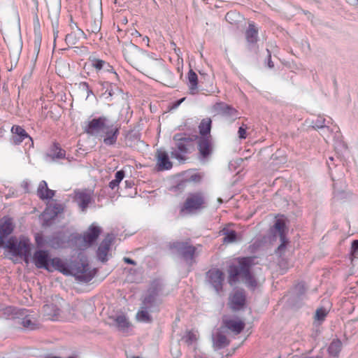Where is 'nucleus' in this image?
<instances>
[{
	"label": "nucleus",
	"instance_id": "obj_13",
	"mask_svg": "<svg viewBox=\"0 0 358 358\" xmlns=\"http://www.w3.org/2000/svg\"><path fill=\"white\" fill-rule=\"evenodd\" d=\"M113 240V236L108 235L98 248L97 257L103 262H106L108 259V252Z\"/></svg>",
	"mask_w": 358,
	"mask_h": 358
},
{
	"label": "nucleus",
	"instance_id": "obj_25",
	"mask_svg": "<svg viewBox=\"0 0 358 358\" xmlns=\"http://www.w3.org/2000/svg\"><path fill=\"white\" fill-rule=\"evenodd\" d=\"M54 194V191L48 188L47 183L45 181L40 182L38 188V195L41 199H51Z\"/></svg>",
	"mask_w": 358,
	"mask_h": 358
},
{
	"label": "nucleus",
	"instance_id": "obj_56",
	"mask_svg": "<svg viewBox=\"0 0 358 358\" xmlns=\"http://www.w3.org/2000/svg\"><path fill=\"white\" fill-rule=\"evenodd\" d=\"M69 358H73V357H69Z\"/></svg>",
	"mask_w": 358,
	"mask_h": 358
},
{
	"label": "nucleus",
	"instance_id": "obj_48",
	"mask_svg": "<svg viewBox=\"0 0 358 358\" xmlns=\"http://www.w3.org/2000/svg\"><path fill=\"white\" fill-rule=\"evenodd\" d=\"M350 4H357L358 3V0H346Z\"/></svg>",
	"mask_w": 358,
	"mask_h": 358
},
{
	"label": "nucleus",
	"instance_id": "obj_4",
	"mask_svg": "<svg viewBox=\"0 0 358 358\" xmlns=\"http://www.w3.org/2000/svg\"><path fill=\"white\" fill-rule=\"evenodd\" d=\"M159 304V301L155 294H150L145 296L143 301L142 306L136 313V320L141 322H150L152 317L150 313L157 311Z\"/></svg>",
	"mask_w": 358,
	"mask_h": 358
},
{
	"label": "nucleus",
	"instance_id": "obj_3",
	"mask_svg": "<svg viewBox=\"0 0 358 358\" xmlns=\"http://www.w3.org/2000/svg\"><path fill=\"white\" fill-rule=\"evenodd\" d=\"M85 129L88 134L103 137L106 145H112L117 140V127L104 117L92 120Z\"/></svg>",
	"mask_w": 358,
	"mask_h": 358
},
{
	"label": "nucleus",
	"instance_id": "obj_8",
	"mask_svg": "<svg viewBox=\"0 0 358 358\" xmlns=\"http://www.w3.org/2000/svg\"><path fill=\"white\" fill-rule=\"evenodd\" d=\"M176 150L171 151V157L179 161H184L185 158L182 154H186L193 148L192 140L185 134H177L173 136Z\"/></svg>",
	"mask_w": 358,
	"mask_h": 358
},
{
	"label": "nucleus",
	"instance_id": "obj_17",
	"mask_svg": "<svg viewBox=\"0 0 358 358\" xmlns=\"http://www.w3.org/2000/svg\"><path fill=\"white\" fill-rule=\"evenodd\" d=\"M82 37H85V33L78 27L77 24H75V28L72 27V31L66 36L65 40L69 46H73L78 43Z\"/></svg>",
	"mask_w": 358,
	"mask_h": 358
},
{
	"label": "nucleus",
	"instance_id": "obj_44",
	"mask_svg": "<svg viewBox=\"0 0 358 358\" xmlns=\"http://www.w3.org/2000/svg\"><path fill=\"white\" fill-rule=\"evenodd\" d=\"M50 210H51L50 208H47L45 209V210L43 212V213L42 214V217L43 218L44 220H48L49 219V214H50Z\"/></svg>",
	"mask_w": 358,
	"mask_h": 358
},
{
	"label": "nucleus",
	"instance_id": "obj_52",
	"mask_svg": "<svg viewBox=\"0 0 358 358\" xmlns=\"http://www.w3.org/2000/svg\"><path fill=\"white\" fill-rule=\"evenodd\" d=\"M143 40H145V41H149V38L148 37H146L145 38H144Z\"/></svg>",
	"mask_w": 358,
	"mask_h": 358
},
{
	"label": "nucleus",
	"instance_id": "obj_19",
	"mask_svg": "<svg viewBox=\"0 0 358 358\" xmlns=\"http://www.w3.org/2000/svg\"><path fill=\"white\" fill-rule=\"evenodd\" d=\"M225 328L221 327L213 338V345L216 348H222L229 344L226 336Z\"/></svg>",
	"mask_w": 358,
	"mask_h": 358
},
{
	"label": "nucleus",
	"instance_id": "obj_42",
	"mask_svg": "<svg viewBox=\"0 0 358 358\" xmlns=\"http://www.w3.org/2000/svg\"><path fill=\"white\" fill-rule=\"evenodd\" d=\"M228 108V106L224 103H219L214 106V109L217 112H224Z\"/></svg>",
	"mask_w": 358,
	"mask_h": 358
},
{
	"label": "nucleus",
	"instance_id": "obj_47",
	"mask_svg": "<svg viewBox=\"0 0 358 358\" xmlns=\"http://www.w3.org/2000/svg\"><path fill=\"white\" fill-rule=\"evenodd\" d=\"M184 100H185V98H182L180 100L178 101L177 102H176V103L174 104L175 107L178 106Z\"/></svg>",
	"mask_w": 358,
	"mask_h": 358
},
{
	"label": "nucleus",
	"instance_id": "obj_38",
	"mask_svg": "<svg viewBox=\"0 0 358 358\" xmlns=\"http://www.w3.org/2000/svg\"><path fill=\"white\" fill-rule=\"evenodd\" d=\"M328 311L323 308H318L315 313V319L318 321H323L327 315Z\"/></svg>",
	"mask_w": 358,
	"mask_h": 358
},
{
	"label": "nucleus",
	"instance_id": "obj_41",
	"mask_svg": "<svg viewBox=\"0 0 358 358\" xmlns=\"http://www.w3.org/2000/svg\"><path fill=\"white\" fill-rule=\"evenodd\" d=\"M351 255L355 258L358 255V240L354 241L352 243Z\"/></svg>",
	"mask_w": 358,
	"mask_h": 358
},
{
	"label": "nucleus",
	"instance_id": "obj_28",
	"mask_svg": "<svg viewBox=\"0 0 358 358\" xmlns=\"http://www.w3.org/2000/svg\"><path fill=\"white\" fill-rule=\"evenodd\" d=\"M209 137H202L199 142L200 153L203 157H207L211 151Z\"/></svg>",
	"mask_w": 358,
	"mask_h": 358
},
{
	"label": "nucleus",
	"instance_id": "obj_50",
	"mask_svg": "<svg viewBox=\"0 0 358 358\" xmlns=\"http://www.w3.org/2000/svg\"><path fill=\"white\" fill-rule=\"evenodd\" d=\"M268 66H269V67H270V68H271V67H273V64H272V62H268Z\"/></svg>",
	"mask_w": 358,
	"mask_h": 358
},
{
	"label": "nucleus",
	"instance_id": "obj_5",
	"mask_svg": "<svg viewBox=\"0 0 358 358\" xmlns=\"http://www.w3.org/2000/svg\"><path fill=\"white\" fill-rule=\"evenodd\" d=\"M59 271L66 275H72L78 280L83 282H88L93 277V273L90 270L88 265L83 263L71 266L69 268L62 262Z\"/></svg>",
	"mask_w": 358,
	"mask_h": 358
},
{
	"label": "nucleus",
	"instance_id": "obj_11",
	"mask_svg": "<svg viewBox=\"0 0 358 358\" xmlns=\"http://www.w3.org/2000/svg\"><path fill=\"white\" fill-rule=\"evenodd\" d=\"M207 280L209 285L211 286L217 294H220L222 291L224 275L221 271L218 269L210 270L207 273Z\"/></svg>",
	"mask_w": 358,
	"mask_h": 358
},
{
	"label": "nucleus",
	"instance_id": "obj_1",
	"mask_svg": "<svg viewBox=\"0 0 358 358\" xmlns=\"http://www.w3.org/2000/svg\"><path fill=\"white\" fill-rule=\"evenodd\" d=\"M123 55L125 59L143 75L166 86L173 85L172 73L161 59L153 57L131 43L124 45Z\"/></svg>",
	"mask_w": 358,
	"mask_h": 358
},
{
	"label": "nucleus",
	"instance_id": "obj_34",
	"mask_svg": "<svg viewBox=\"0 0 358 358\" xmlns=\"http://www.w3.org/2000/svg\"><path fill=\"white\" fill-rule=\"evenodd\" d=\"M177 248L184 256L192 257L194 253V248L191 245H186L183 243H178Z\"/></svg>",
	"mask_w": 358,
	"mask_h": 358
},
{
	"label": "nucleus",
	"instance_id": "obj_18",
	"mask_svg": "<svg viewBox=\"0 0 358 358\" xmlns=\"http://www.w3.org/2000/svg\"><path fill=\"white\" fill-rule=\"evenodd\" d=\"M101 230L99 227L93 224L90 227L89 229L83 235V241L85 242L84 247L89 246L92 243L95 241L99 236Z\"/></svg>",
	"mask_w": 358,
	"mask_h": 358
},
{
	"label": "nucleus",
	"instance_id": "obj_49",
	"mask_svg": "<svg viewBox=\"0 0 358 358\" xmlns=\"http://www.w3.org/2000/svg\"><path fill=\"white\" fill-rule=\"evenodd\" d=\"M173 356L176 357V358H178L180 357V353L179 351H176L175 353H173Z\"/></svg>",
	"mask_w": 358,
	"mask_h": 358
},
{
	"label": "nucleus",
	"instance_id": "obj_51",
	"mask_svg": "<svg viewBox=\"0 0 358 358\" xmlns=\"http://www.w3.org/2000/svg\"><path fill=\"white\" fill-rule=\"evenodd\" d=\"M75 24H76V23H74V22H72V23L71 24V29H72V27H74V28H75Z\"/></svg>",
	"mask_w": 358,
	"mask_h": 358
},
{
	"label": "nucleus",
	"instance_id": "obj_53",
	"mask_svg": "<svg viewBox=\"0 0 358 358\" xmlns=\"http://www.w3.org/2000/svg\"><path fill=\"white\" fill-rule=\"evenodd\" d=\"M143 40H145V41H149V38L148 37H146L145 38H144Z\"/></svg>",
	"mask_w": 358,
	"mask_h": 358
},
{
	"label": "nucleus",
	"instance_id": "obj_46",
	"mask_svg": "<svg viewBox=\"0 0 358 358\" xmlns=\"http://www.w3.org/2000/svg\"><path fill=\"white\" fill-rule=\"evenodd\" d=\"M124 262L129 264H133V265L136 264L134 260H132L128 257H124Z\"/></svg>",
	"mask_w": 358,
	"mask_h": 358
},
{
	"label": "nucleus",
	"instance_id": "obj_43",
	"mask_svg": "<svg viewBox=\"0 0 358 358\" xmlns=\"http://www.w3.org/2000/svg\"><path fill=\"white\" fill-rule=\"evenodd\" d=\"M238 137L241 139H245L246 138V128L243 127H239L238 129Z\"/></svg>",
	"mask_w": 358,
	"mask_h": 358
},
{
	"label": "nucleus",
	"instance_id": "obj_20",
	"mask_svg": "<svg viewBox=\"0 0 358 358\" xmlns=\"http://www.w3.org/2000/svg\"><path fill=\"white\" fill-rule=\"evenodd\" d=\"M225 328V330H230L236 334H239L245 327V324L240 320H229L224 322V325L222 326Z\"/></svg>",
	"mask_w": 358,
	"mask_h": 358
},
{
	"label": "nucleus",
	"instance_id": "obj_23",
	"mask_svg": "<svg viewBox=\"0 0 358 358\" xmlns=\"http://www.w3.org/2000/svg\"><path fill=\"white\" fill-rule=\"evenodd\" d=\"M274 227L275 230L278 231L279 236L282 241V244L278 247V250H282L284 248L285 244L286 243L284 236V231L285 230V223L284 219L282 217L278 218L274 224Z\"/></svg>",
	"mask_w": 358,
	"mask_h": 358
},
{
	"label": "nucleus",
	"instance_id": "obj_29",
	"mask_svg": "<svg viewBox=\"0 0 358 358\" xmlns=\"http://www.w3.org/2000/svg\"><path fill=\"white\" fill-rule=\"evenodd\" d=\"M199 338V334L197 331H187L185 335L182 337V341L188 345L194 346Z\"/></svg>",
	"mask_w": 358,
	"mask_h": 358
},
{
	"label": "nucleus",
	"instance_id": "obj_40",
	"mask_svg": "<svg viewBox=\"0 0 358 358\" xmlns=\"http://www.w3.org/2000/svg\"><path fill=\"white\" fill-rule=\"evenodd\" d=\"M237 18H240V15L236 13L230 12L227 13L226 15V19L230 23H233L234 21H236Z\"/></svg>",
	"mask_w": 358,
	"mask_h": 358
},
{
	"label": "nucleus",
	"instance_id": "obj_32",
	"mask_svg": "<svg viewBox=\"0 0 358 358\" xmlns=\"http://www.w3.org/2000/svg\"><path fill=\"white\" fill-rule=\"evenodd\" d=\"M188 80L190 92L194 94L197 89V76L192 70H190L188 73Z\"/></svg>",
	"mask_w": 358,
	"mask_h": 358
},
{
	"label": "nucleus",
	"instance_id": "obj_27",
	"mask_svg": "<svg viewBox=\"0 0 358 358\" xmlns=\"http://www.w3.org/2000/svg\"><path fill=\"white\" fill-rule=\"evenodd\" d=\"M211 120L210 118H204L201 120L199 129V133L202 137H210V131L211 129Z\"/></svg>",
	"mask_w": 358,
	"mask_h": 358
},
{
	"label": "nucleus",
	"instance_id": "obj_9",
	"mask_svg": "<svg viewBox=\"0 0 358 358\" xmlns=\"http://www.w3.org/2000/svg\"><path fill=\"white\" fill-rule=\"evenodd\" d=\"M3 247L14 256L27 255L29 252V241L28 239L23 238L20 241L14 238H10Z\"/></svg>",
	"mask_w": 358,
	"mask_h": 358
},
{
	"label": "nucleus",
	"instance_id": "obj_14",
	"mask_svg": "<svg viewBox=\"0 0 358 358\" xmlns=\"http://www.w3.org/2000/svg\"><path fill=\"white\" fill-rule=\"evenodd\" d=\"M245 296L243 291H236L229 297V306L234 310L241 309L245 304Z\"/></svg>",
	"mask_w": 358,
	"mask_h": 358
},
{
	"label": "nucleus",
	"instance_id": "obj_24",
	"mask_svg": "<svg viewBox=\"0 0 358 358\" xmlns=\"http://www.w3.org/2000/svg\"><path fill=\"white\" fill-rule=\"evenodd\" d=\"M11 131L14 134L13 141L15 144L20 143L25 138L28 137L24 129L19 126H13Z\"/></svg>",
	"mask_w": 358,
	"mask_h": 358
},
{
	"label": "nucleus",
	"instance_id": "obj_39",
	"mask_svg": "<svg viewBox=\"0 0 358 358\" xmlns=\"http://www.w3.org/2000/svg\"><path fill=\"white\" fill-rule=\"evenodd\" d=\"M325 119L319 116L312 122L313 127L315 129H320L324 127Z\"/></svg>",
	"mask_w": 358,
	"mask_h": 358
},
{
	"label": "nucleus",
	"instance_id": "obj_37",
	"mask_svg": "<svg viewBox=\"0 0 358 358\" xmlns=\"http://www.w3.org/2000/svg\"><path fill=\"white\" fill-rule=\"evenodd\" d=\"M100 22L99 20H94L93 22H91V24L88 26L87 31L96 33L100 30Z\"/></svg>",
	"mask_w": 358,
	"mask_h": 358
},
{
	"label": "nucleus",
	"instance_id": "obj_55",
	"mask_svg": "<svg viewBox=\"0 0 358 358\" xmlns=\"http://www.w3.org/2000/svg\"><path fill=\"white\" fill-rule=\"evenodd\" d=\"M39 41H40V39H38V41H36V43H37V44H38V43H39Z\"/></svg>",
	"mask_w": 358,
	"mask_h": 358
},
{
	"label": "nucleus",
	"instance_id": "obj_22",
	"mask_svg": "<svg viewBox=\"0 0 358 358\" xmlns=\"http://www.w3.org/2000/svg\"><path fill=\"white\" fill-rule=\"evenodd\" d=\"M90 62L91 66L97 71L106 69L108 71H110L113 70V67L108 63L94 57H90Z\"/></svg>",
	"mask_w": 358,
	"mask_h": 358
},
{
	"label": "nucleus",
	"instance_id": "obj_6",
	"mask_svg": "<svg viewBox=\"0 0 358 358\" xmlns=\"http://www.w3.org/2000/svg\"><path fill=\"white\" fill-rule=\"evenodd\" d=\"M206 199L204 194L196 192L188 194L182 207L181 213H192L205 208Z\"/></svg>",
	"mask_w": 358,
	"mask_h": 358
},
{
	"label": "nucleus",
	"instance_id": "obj_31",
	"mask_svg": "<svg viewBox=\"0 0 358 358\" xmlns=\"http://www.w3.org/2000/svg\"><path fill=\"white\" fill-rule=\"evenodd\" d=\"M246 39L248 42L253 43L257 40V29L253 24H250L248 29L246 31Z\"/></svg>",
	"mask_w": 358,
	"mask_h": 358
},
{
	"label": "nucleus",
	"instance_id": "obj_54",
	"mask_svg": "<svg viewBox=\"0 0 358 358\" xmlns=\"http://www.w3.org/2000/svg\"><path fill=\"white\" fill-rule=\"evenodd\" d=\"M98 3L101 5V0H98Z\"/></svg>",
	"mask_w": 358,
	"mask_h": 358
},
{
	"label": "nucleus",
	"instance_id": "obj_45",
	"mask_svg": "<svg viewBox=\"0 0 358 358\" xmlns=\"http://www.w3.org/2000/svg\"><path fill=\"white\" fill-rule=\"evenodd\" d=\"M80 86L83 89L86 90L88 92H91V91L89 90V86H88L87 83H82L80 84Z\"/></svg>",
	"mask_w": 358,
	"mask_h": 358
},
{
	"label": "nucleus",
	"instance_id": "obj_33",
	"mask_svg": "<svg viewBox=\"0 0 358 358\" xmlns=\"http://www.w3.org/2000/svg\"><path fill=\"white\" fill-rule=\"evenodd\" d=\"M342 348V343L339 340H334L329 347V352L331 355L336 357L338 355Z\"/></svg>",
	"mask_w": 358,
	"mask_h": 358
},
{
	"label": "nucleus",
	"instance_id": "obj_12",
	"mask_svg": "<svg viewBox=\"0 0 358 358\" xmlns=\"http://www.w3.org/2000/svg\"><path fill=\"white\" fill-rule=\"evenodd\" d=\"M14 229V225L11 219L4 217L0 220V247L4 243V238L10 234Z\"/></svg>",
	"mask_w": 358,
	"mask_h": 358
},
{
	"label": "nucleus",
	"instance_id": "obj_21",
	"mask_svg": "<svg viewBox=\"0 0 358 358\" xmlns=\"http://www.w3.org/2000/svg\"><path fill=\"white\" fill-rule=\"evenodd\" d=\"M91 194L86 192H78L76 193V200L78 206L84 211L91 201Z\"/></svg>",
	"mask_w": 358,
	"mask_h": 358
},
{
	"label": "nucleus",
	"instance_id": "obj_36",
	"mask_svg": "<svg viewBox=\"0 0 358 358\" xmlns=\"http://www.w3.org/2000/svg\"><path fill=\"white\" fill-rule=\"evenodd\" d=\"M48 156L51 157L52 159H62L65 156V152L57 146H54Z\"/></svg>",
	"mask_w": 358,
	"mask_h": 358
},
{
	"label": "nucleus",
	"instance_id": "obj_7",
	"mask_svg": "<svg viewBox=\"0 0 358 358\" xmlns=\"http://www.w3.org/2000/svg\"><path fill=\"white\" fill-rule=\"evenodd\" d=\"M34 262L36 267L44 268L49 271L60 270L62 261L59 258L50 259L48 252L36 251L34 255Z\"/></svg>",
	"mask_w": 358,
	"mask_h": 358
},
{
	"label": "nucleus",
	"instance_id": "obj_26",
	"mask_svg": "<svg viewBox=\"0 0 358 358\" xmlns=\"http://www.w3.org/2000/svg\"><path fill=\"white\" fill-rule=\"evenodd\" d=\"M220 234L224 236L223 242L225 243H232L238 240L236 231L228 227H224L221 230Z\"/></svg>",
	"mask_w": 358,
	"mask_h": 358
},
{
	"label": "nucleus",
	"instance_id": "obj_10",
	"mask_svg": "<svg viewBox=\"0 0 358 358\" xmlns=\"http://www.w3.org/2000/svg\"><path fill=\"white\" fill-rule=\"evenodd\" d=\"M44 308L46 314L52 320H71L73 318V315H70L71 311L73 310V309L69 305L62 307L61 309L50 304L46 305Z\"/></svg>",
	"mask_w": 358,
	"mask_h": 358
},
{
	"label": "nucleus",
	"instance_id": "obj_35",
	"mask_svg": "<svg viewBox=\"0 0 358 358\" xmlns=\"http://www.w3.org/2000/svg\"><path fill=\"white\" fill-rule=\"evenodd\" d=\"M124 177V172L123 171H119L115 173V179L109 183V187L111 189H114L117 187L119 183L122 180Z\"/></svg>",
	"mask_w": 358,
	"mask_h": 358
},
{
	"label": "nucleus",
	"instance_id": "obj_16",
	"mask_svg": "<svg viewBox=\"0 0 358 358\" xmlns=\"http://www.w3.org/2000/svg\"><path fill=\"white\" fill-rule=\"evenodd\" d=\"M157 167L159 171L169 170L172 167V162L169 160L168 154L162 150L156 152Z\"/></svg>",
	"mask_w": 358,
	"mask_h": 358
},
{
	"label": "nucleus",
	"instance_id": "obj_15",
	"mask_svg": "<svg viewBox=\"0 0 358 358\" xmlns=\"http://www.w3.org/2000/svg\"><path fill=\"white\" fill-rule=\"evenodd\" d=\"M109 318L112 320V324L120 331H126L131 325L127 317L122 313L111 315Z\"/></svg>",
	"mask_w": 358,
	"mask_h": 358
},
{
	"label": "nucleus",
	"instance_id": "obj_30",
	"mask_svg": "<svg viewBox=\"0 0 358 358\" xmlns=\"http://www.w3.org/2000/svg\"><path fill=\"white\" fill-rule=\"evenodd\" d=\"M21 324L23 327L27 330H34L38 327V324L34 317L29 316L25 317L22 320Z\"/></svg>",
	"mask_w": 358,
	"mask_h": 358
},
{
	"label": "nucleus",
	"instance_id": "obj_2",
	"mask_svg": "<svg viewBox=\"0 0 358 358\" xmlns=\"http://www.w3.org/2000/svg\"><path fill=\"white\" fill-rule=\"evenodd\" d=\"M254 257H245L238 260V266H231L229 272V283L232 284L236 280H241L245 285L251 288L255 289L261 285L265 278L260 275L251 272V266L254 265Z\"/></svg>",
	"mask_w": 358,
	"mask_h": 358
}]
</instances>
